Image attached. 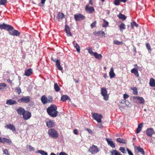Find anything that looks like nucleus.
<instances>
[{
    "mask_svg": "<svg viewBox=\"0 0 155 155\" xmlns=\"http://www.w3.org/2000/svg\"><path fill=\"white\" fill-rule=\"evenodd\" d=\"M0 29H4L9 31V34L13 36H19L20 34V32L16 30H13L12 31H10L13 30V27L10 25L4 23L0 25Z\"/></svg>",
    "mask_w": 155,
    "mask_h": 155,
    "instance_id": "1",
    "label": "nucleus"
},
{
    "mask_svg": "<svg viewBox=\"0 0 155 155\" xmlns=\"http://www.w3.org/2000/svg\"><path fill=\"white\" fill-rule=\"evenodd\" d=\"M57 107L54 104L51 105L47 110V112L48 114L52 117H57L59 112L57 110Z\"/></svg>",
    "mask_w": 155,
    "mask_h": 155,
    "instance_id": "2",
    "label": "nucleus"
},
{
    "mask_svg": "<svg viewBox=\"0 0 155 155\" xmlns=\"http://www.w3.org/2000/svg\"><path fill=\"white\" fill-rule=\"evenodd\" d=\"M48 134L49 136L53 138L57 139L58 137V132L53 129H50L48 130Z\"/></svg>",
    "mask_w": 155,
    "mask_h": 155,
    "instance_id": "3",
    "label": "nucleus"
},
{
    "mask_svg": "<svg viewBox=\"0 0 155 155\" xmlns=\"http://www.w3.org/2000/svg\"><path fill=\"white\" fill-rule=\"evenodd\" d=\"M92 117L93 118L96 120L98 123H101V119L102 118V116L101 115L97 113L92 114Z\"/></svg>",
    "mask_w": 155,
    "mask_h": 155,
    "instance_id": "4",
    "label": "nucleus"
},
{
    "mask_svg": "<svg viewBox=\"0 0 155 155\" xmlns=\"http://www.w3.org/2000/svg\"><path fill=\"white\" fill-rule=\"evenodd\" d=\"M88 51L89 54L92 56H94L96 59L100 60L102 57V56L101 54H98L96 52H94L91 49H88Z\"/></svg>",
    "mask_w": 155,
    "mask_h": 155,
    "instance_id": "5",
    "label": "nucleus"
},
{
    "mask_svg": "<svg viewBox=\"0 0 155 155\" xmlns=\"http://www.w3.org/2000/svg\"><path fill=\"white\" fill-rule=\"evenodd\" d=\"M101 94L104 97V100L107 101L108 100V96L107 94V91L106 88L102 87L101 88Z\"/></svg>",
    "mask_w": 155,
    "mask_h": 155,
    "instance_id": "6",
    "label": "nucleus"
},
{
    "mask_svg": "<svg viewBox=\"0 0 155 155\" xmlns=\"http://www.w3.org/2000/svg\"><path fill=\"white\" fill-rule=\"evenodd\" d=\"M30 100V97L28 96L23 97L19 99L18 101L19 103H28Z\"/></svg>",
    "mask_w": 155,
    "mask_h": 155,
    "instance_id": "7",
    "label": "nucleus"
},
{
    "mask_svg": "<svg viewBox=\"0 0 155 155\" xmlns=\"http://www.w3.org/2000/svg\"><path fill=\"white\" fill-rule=\"evenodd\" d=\"M133 98L136 100V102L138 104H143L144 103V100L142 97L136 96L133 97Z\"/></svg>",
    "mask_w": 155,
    "mask_h": 155,
    "instance_id": "8",
    "label": "nucleus"
},
{
    "mask_svg": "<svg viewBox=\"0 0 155 155\" xmlns=\"http://www.w3.org/2000/svg\"><path fill=\"white\" fill-rule=\"evenodd\" d=\"M74 18L76 21H80L84 20V16L81 14H78L74 15Z\"/></svg>",
    "mask_w": 155,
    "mask_h": 155,
    "instance_id": "9",
    "label": "nucleus"
},
{
    "mask_svg": "<svg viewBox=\"0 0 155 155\" xmlns=\"http://www.w3.org/2000/svg\"><path fill=\"white\" fill-rule=\"evenodd\" d=\"M89 151L92 154H94L96 153L99 150L96 146L93 145L89 149Z\"/></svg>",
    "mask_w": 155,
    "mask_h": 155,
    "instance_id": "10",
    "label": "nucleus"
},
{
    "mask_svg": "<svg viewBox=\"0 0 155 155\" xmlns=\"http://www.w3.org/2000/svg\"><path fill=\"white\" fill-rule=\"evenodd\" d=\"M22 115L23 119L25 120H26L31 117V114L29 111H25Z\"/></svg>",
    "mask_w": 155,
    "mask_h": 155,
    "instance_id": "11",
    "label": "nucleus"
},
{
    "mask_svg": "<svg viewBox=\"0 0 155 155\" xmlns=\"http://www.w3.org/2000/svg\"><path fill=\"white\" fill-rule=\"evenodd\" d=\"M85 10L87 13L89 14L92 13L94 11V7H89V5L88 4L86 5Z\"/></svg>",
    "mask_w": 155,
    "mask_h": 155,
    "instance_id": "12",
    "label": "nucleus"
},
{
    "mask_svg": "<svg viewBox=\"0 0 155 155\" xmlns=\"http://www.w3.org/2000/svg\"><path fill=\"white\" fill-rule=\"evenodd\" d=\"M46 125L49 128L53 127L55 125V122L53 120H49L46 122Z\"/></svg>",
    "mask_w": 155,
    "mask_h": 155,
    "instance_id": "13",
    "label": "nucleus"
},
{
    "mask_svg": "<svg viewBox=\"0 0 155 155\" xmlns=\"http://www.w3.org/2000/svg\"><path fill=\"white\" fill-rule=\"evenodd\" d=\"M154 133V131L152 128H148L146 130V134L148 137H151Z\"/></svg>",
    "mask_w": 155,
    "mask_h": 155,
    "instance_id": "14",
    "label": "nucleus"
},
{
    "mask_svg": "<svg viewBox=\"0 0 155 155\" xmlns=\"http://www.w3.org/2000/svg\"><path fill=\"white\" fill-rule=\"evenodd\" d=\"M5 128L7 129H9L12 130L13 131H16L14 125L11 124H8L5 127Z\"/></svg>",
    "mask_w": 155,
    "mask_h": 155,
    "instance_id": "15",
    "label": "nucleus"
},
{
    "mask_svg": "<svg viewBox=\"0 0 155 155\" xmlns=\"http://www.w3.org/2000/svg\"><path fill=\"white\" fill-rule=\"evenodd\" d=\"M94 34L96 36H101L105 37V33L104 32L101 31H95L94 32Z\"/></svg>",
    "mask_w": 155,
    "mask_h": 155,
    "instance_id": "16",
    "label": "nucleus"
},
{
    "mask_svg": "<svg viewBox=\"0 0 155 155\" xmlns=\"http://www.w3.org/2000/svg\"><path fill=\"white\" fill-rule=\"evenodd\" d=\"M65 30L66 33L67 34V35L69 36H71L72 35L71 34L70 31L69 27L67 25H65Z\"/></svg>",
    "mask_w": 155,
    "mask_h": 155,
    "instance_id": "17",
    "label": "nucleus"
},
{
    "mask_svg": "<svg viewBox=\"0 0 155 155\" xmlns=\"http://www.w3.org/2000/svg\"><path fill=\"white\" fill-rule=\"evenodd\" d=\"M106 140L107 142L108 145H110L111 147L115 148V144L113 141L109 140V139L107 138L106 139Z\"/></svg>",
    "mask_w": 155,
    "mask_h": 155,
    "instance_id": "18",
    "label": "nucleus"
},
{
    "mask_svg": "<svg viewBox=\"0 0 155 155\" xmlns=\"http://www.w3.org/2000/svg\"><path fill=\"white\" fill-rule=\"evenodd\" d=\"M18 113L20 115H23L25 110L21 107H19L17 110Z\"/></svg>",
    "mask_w": 155,
    "mask_h": 155,
    "instance_id": "19",
    "label": "nucleus"
},
{
    "mask_svg": "<svg viewBox=\"0 0 155 155\" xmlns=\"http://www.w3.org/2000/svg\"><path fill=\"white\" fill-rule=\"evenodd\" d=\"M6 103L8 105H12L14 104H17V102L15 100L9 99L7 101Z\"/></svg>",
    "mask_w": 155,
    "mask_h": 155,
    "instance_id": "20",
    "label": "nucleus"
},
{
    "mask_svg": "<svg viewBox=\"0 0 155 155\" xmlns=\"http://www.w3.org/2000/svg\"><path fill=\"white\" fill-rule=\"evenodd\" d=\"M41 100L44 104H46L48 102V98L45 95H43L41 97Z\"/></svg>",
    "mask_w": 155,
    "mask_h": 155,
    "instance_id": "21",
    "label": "nucleus"
},
{
    "mask_svg": "<svg viewBox=\"0 0 155 155\" xmlns=\"http://www.w3.org/2000/svg\"><path fill=\"white\" fill-rule=\"evenodd\" d=\"M64 15L63 13L59 12L57 15V18L58 19V21H60L64 18Z\"/></svg>",
    "mask_w": 155,
    "mask_h": 155,
    "instance_id": "22",
    "label": "nucleus"
},
{
    "mask_svg": "<svg viewBox=\"0 0 155 155\" xmlns=\"http://www.w3.org/2000/svg\"><path fill=\"white\" fill-rule=\"evenodd\" d=\"M135 149L137 150L138 152L141 153L142 154L144 155V152L142 148H141L140 146H136Z\"/></svg>",
    "mask_w": 155,
    "mask_h": 155,
    "instance_id": "23",
    "label": "nucleus"
},
{
    "mask_svg": "<svg viewBox=\"0 0 155 155\" xmlns=\"http://www.w3.org/2000/svg\"><path fill=\"white\" fill-rule=\"evenodd\" d=\"M32 73V69H27L25 71V75L26 76H29Z\"/></svg>",
    "mask_w": 155,
    "mask_h": 155,
    "instance_id": "24",
    "label": "nucleus"
},
{
    "mask_svg": "<svg viewBox=\"0 0 155 155\" xmlns=\"http://www.w3.org/2000/svg\"><path fill=\"white\" fill-rule=\"evenodd\" d=\"M149 84L150 86L155 87V81L153 78H150V80Z\"/></svg>",
    "mask_w": 155,
    "mask_h": 155,
    "instance_id": "25",
    "label": "nucleus"
},
{
    "mask_svg": "<svg viewBox=\"0 0 155 155\" xmlns=\"http://www.w3.org/2000/svg\"><path fill=\"white\" fill-rule=\"evenodd\" d=\"M143 123H141L138 125L136 131L137 134L139 133L140 132L143 127Z\"/></svg>",
    "mask_w": 155,
    "mask_h": 155,
    "instance_id": "26",
    "label": "nucleus"
},
{
    "mask_svg": "<svg viewBox=\"0 0 155 155\" xmlns=\"http://www.w3.org/2000/svg\"><path fill=\"white\" fill-rule=\"evenodd\" d=\"M111 155H122L120 153L116 150H112L110 152Z\"/></svg>",
    "mask_w": 155,
    "mask_h": 155,
    "instance_id": "27",
    "label": "nucleus"
},
{
    "mask_svg": "<svg viewBox=\"0 0 155 155\" xmlns=\"http://www.w3.org/2000/svg\"><path fill=\"white\" fill-rule=\"evenodd\" d=\"M2 140L3 142L1 143H4L5 142H6L8 143L9 144H10L12 143L11 140H10L9 139L5 138H3L2 139Z\"/></svg>",
    "mask_w": 155,
    "mask_h": 155,
    "instance_id": "28",
    "label": "nucleus"
},
{
    "mask_svg": "<svg viewBox=\"0 0 155 155\" xmlns=\"http://www.w3.org/2000/svg\"><path fill=\"white\" fill-rule=\"evenodd\" d=\"M131 72L134 73L136 76L138 77L139 76L138 71L137 69L135 68L132 69L131 70Z\"/></svg>",
    "mask_w": 155,
    "mask_h": 155,
    "instance_id": "29",
    "label": "nucleus"
},
{
    "mask_svg": "<svg viewBox=\"0 0 155 155\" xmlns=\"http://www.w3.org/2000/svg\"><path fill=\"white\" fill-rule=\"evenodd\" d=\"M109 75L111 78H113L115 76V74L114 72V70L112 68L111 69L109 72Z\"/></svg>",
    "mask_w": 155,
    "mask_h": 155,
    "instance_id": "30",
    "label": "nucleus"
},
{
    "mask_svg": "<svg viewBox=\"0 0 155 155\" xmlns=\"http://www.w3.org/2000/svg\"><path fill=\"white\" fill-rule=\"evenodd\" d=\"M36 153H40L41 155H48L46 152L42 150H38L36 151Z\"/></svg>",
    "mask_w": 155,
    "mask_h": 155,
    "instance_id": "31",
    "label": "nucleus"
},
{
    "mask_svg": "<svg viewBox=\"0 0 155 155\" xmlns=\"http://www.w3.org/2000/svg\"><path fill=\"white\" fill-rule=\"evenodd\" d=\"M54 88L56 92H58L60 90V88L57 83H55L54 85Z\"/></svg>",
    "mask_w": 155,
    "mask_h": 155,
    "instance_id": "32",
    "label": "nucleus"
},
{
    "mask_svg": "<svg viewBox=\"0 0 155 155\" xmlns=\"http://www.w3.org/2000/svg\"><path fill=\"white\" fill-rule=\"evenodd\" d=\"M118 18L120 19H122L123 20H125L126 18V17L124 15L120 13L118 15Z\"/></svg>",
    "mask_w": 155,
    "mask_h": 155,
    "instance_id": "33",
    "label": "nucleus"
},
{
    "mask_svg": "<svg viewBox=\"0 0 155 155\" xmlns=\"http://www.w3.org/2000/svg\"><path fill=\"white\" fill-rule=\"evenodd\" d=\"M117 141L119 143H125L127 142V141L126 140H125L123 139H121L120 138H117Z\"/></svg>",
    "mask_w": 155,
    "mask_h": 155,
    "instance_id": "34",
    "label": "nucleus"
},
{
    "mask_svg": "<svg viewBox=\"0 0 155 155\" xmlns=\"http://www.w3.org/2000/svg\"><path fill=\"white\" fill-rule=\"evenodd\" d=\"M69 98L68 96L66 95L62 96L61 97V100L62 101H65Z\"/></svg>",
    "mask_w": 155,
    "mask_h": 155,
    "instance_id": "35",
    "label": "nucleus"
},
{
    "mask_svg": "<svg viewBox=\"0 0 155 155\" xmlns=\"http://www.w3.org/2000/svg\"><path fill=\"white\" fill-rule=\"evenodd\" d=\"M120 30L121 31H122L123 30L126 28L125 25L123 23H122L119 26Z\"/></svg>",
    "mask_w": 155,
    "mask_h": 155,
    "instance_id": "36",
    "label": "nucleus"
},
{
    "mask_svg": "<svg viewBox=\"0 0 155 155\" xmlns=\"http://www.w3.org/2000/svg\"><path fill=\"white\" fill-rule=\"evenodd\" d=\"M131 89L133 91V94L135 95H137L138 94V91H137V89L136 87H133L131 88Z\"/></svg>",
    "mask_w": 155,
    "mask_h": 155,
    "instance_id": "37",
    "label": "nucleus"
},
{
    "mask_svg": "<svg viewBox=\"0 0 155 155\" xmlns=\"http://www.w3.org/2000/svg\"><path fill=\"white\" fill-rule=\"evenodd\" d=\"M114 44L117 45H121L123 44V42L122 41H119L117 40H114L113 42Z\"/></svg>",
    "mask_w": 155,
    "mask_h": 155,
    "instance_id": "38",
    "label": "nucleus"
},
{
    "mask_svg": "<svg viewBox=\"0 0 155 155\" xmlns=\"http://www.w3.org/2000/svg\"><path fill=\"white\" fill-rule=\"evenodd\" d=\"M74 48L76 49L78 52L80 53V47L77 43H76V45L74 46Z\"/></svg>",
    "mask_w": 155,
    "mask_h": 155,
    "instance_id": "39",
    "label": "nucleus"
},
{
    "mask_svg": "<svg viewBox=\"0 0 155 155\" xmlns=\"http://www.w3.org/2000/svg\"><path fill=\"white\" fill-rule=\"evenodd\" d=\"M15 90L18 94H19L21 92V88L19 87H16L15 88Z\"/></svg>",
    "mask_w": 155,
    "mask_h": 155,
    "instance_id": "40",
    "label": "nucleus"
},
{
    "mask_svg": "<svg viewBox=\"0 0 155 155\" xmlns=\"http://www.w3.org/2000/svg\"><path fill=\"white\" fill-rule=\"evenodd\" d=\"M6 86V84L4 83H0V89H4Z\"/></svg>",
    "mask_w": 155,
    "mask_h": 155,
    "instance_id": "41",
    "label": "nucleus"
},
{
    "mask_svg": "<svg viewBox=\"0 0 155 155\" xmlns=\"http://www.w3.org/2000/svg\"><path fill=\"white\" fill-rule=\"evenodd\" d=\"M103 21H104V22L103 24L102 27H105L108 25V22L107 21H106L104 19Z\"/></svg>",
    "mask_w": 155,
    "mask_h": 155,
    "instance_id": "42",
    "label": "nucleus"
},
{
    "mask_svg": "<svg viewBox=\"0 0 155 155\" xmlns=\"http://www.w3.org/2000/svg\"><path fill=\"white\" fill-rule=\"evenodd\" d=\"M119 150L123 153H126L125 148L123 147H121L119 149Z\"/></svg>",
    "mask_w": 155,
    "mask_h": 155,
    "instance_id": "43",
    "label": "nucleus"
},
{
    "mask_svg": "<svg viewBox=\"0 0 155 155\" xmlns=\"http://www.w3.org/2000/svg\"><path fill=\"white\" fill-rule=\"evenodd\" d=\"M120 2L119 0H114V3L116 5H119Z\"/></svg>",
    "mask_w": 155,
    "mask_h": 155,
    "instance_id": "44",
    "label": "nucleus"
},
{
    "mask_svg": "<svg viewBox=\"0 0 155 155\" xmlns=\"http://www.w3.org/2000/svg\"><path fill=\"white\" fill-rule=\"evenodd\" d=\"M125 100H123L120 103V106H123L124 107H125L126 105L125 103Z\"/></svg>",
    "mask_w": 155,
    "mask_h": 155,
    "instance_id": "45",
    "label": "nucleus"
},
{
    "mask_svg": "<svg viewBox=\"0 0 155 155\" xmlns=\"http://www.w3.org/2000/svg\"><path fill=\"white\" fill-rule=\"evenodd\" d=\"M7 2V0H0V3L1 5H5Z\"/></svg>",
    "mask_w": 155,
    "mask_h": 155,
    "instance_id": "46",
    "label": "nucleus"
},
{
    "mask_svg": "<svg viewBox=\"0 0 155 155\" xmlns=\"http://www.w3.org/2000/svg\"><path fill=\"white\" fill-rule=\"evenodd\" d=\"M53 101L52 97L51 96H49L48 99V101L49 103H51Z\"/></svg>",
    "mask_w": 155,
    "mask_h": 155,
    "instance_id": "47",
    "label": "nucleus"
},
{
    "mask_svg": "<svg viewBox=\"0 0 155 155\" xmlns=\"http://www.w3.org/2000/svg\"><path fill=\"white\" fill-rule=\"evenodd\" d=\"M27 147H28V148L29 149V150L31 151H33L34 150V147L31 145H27Z\"/></svg>",
    "mask_w": 155,
    "mask_h": 155,
    "instance_id": "48",
    "label": "nucleus"
},
{
    "mask_svg": "<svg viewBox=\"0 0 155 155\" xmlns=\"http://www.w3.org/2000/svg\"><path fill=\"white\" fill-rule=\"evenodd\" d=\"M146 46L147 48L148 49V50H150L151 51V48L150 45L148 44V43H147L146 44Z\"/></svg>",
    "mask_w": 155,
    "mask_h": 155,
    "instance_id": "49",
    "label": "nucleus"
},
{
    "mask_svg": "<svg viewBox=\"0 0 155 155\" xmlns=\"http://www.w3.org/2000/svg\"><path fill=\"white\" fill-rule=\"evenodd\" d=\"M55 62L56 65V66L61 64V63L59 60H57L56 61H55Z\"/></svg>",
    "mask_w": 155,
    "mask_h": 155,
    "instance_id": "50",
    "label": "nucleus"
},
{
    "mask_svg": "<svg viewBox=\"0 0 155 155\" xmlns=\"http://www.w3.org/2000/svg\"><path fill=\"white\" fill-rule=\"evenodd\" d=\"M131 24L133 25L134 26H135L137 27L138 26V25L137 24L135 21H133L131 22Z\"/></svg>",
    "mask_w": 155,
    "mask_h": 155,
    "instance_id": "51",
    "label": "nucleus"
},
{
    "mask_svg": "<svg viewBox=\"0 0 155 155\" xmlns=\"http://www.w3.org/2000/svg\"><path fill=\"white\" fill-rule=\"evenodd\" d=\"M96 21H94V22L91 25V27L92 28H93L94 27H95L96 26Z\"/></svg>",
    "mask_w": 155,
    "mask_h": 155,
    "instance_id": "52",
    "label": "nucleus"
},
{
    "mask_svg": "<svg viewBox=\"0 0 155 155\" xmlns=\"http://www.w3.org/2000/svg\"><path fill=\"white\" fill-rule=\"evenodd\" d=\"M58 70L61 71L63 70V68L61 65V64L56 66Z\"/></svg>",
    "mask_w": 155,
    "mask_h": 155,
    "instance_id": "53",
    "label": "nucleus"
},
{
    "mask_svg": "<svg viewBox=\"0 0 155 155\" xmlns=\"http://www.w3.org/2000/svg\"><path fill=\"white\" fill-rule=\"evenodd\" d=\"M127 150L128 152V154L129 155H134L132 152L128 148H127Z\"/></svg>",
    "mask_w": 155,
    "mask_h": 155,
    "instance_id": "54",
    "label": "nucleus"
},
{
    "mask_svg": "<svg viewBox=\"0 0 155 155\" xmlns=\"http://www.w3.org/2000/svg\"><path fill=\"white\" fill-rule=\"evenodd\" d=\"M59 154V155H68L66 153L63 152H61Z\"/></svg>",
    "mask_w": 155,
    "mask_h": 155,
    "instance_id": "55",
    "label": "nucleus"
},
{
    "mask_svg": "<svg viewBox=\"0 0 155 155\" xmlns=\"http://www.w3.org/2000/svg\"><path fill=\"white\" fill-rule=\"evenodd\" d=\"M129 97L128 95L126 94H125L124 95V100L127 98Z\"/></svg>",
    "mask_w": 155,
    "mask_h": 155,
    "instance_id": "56",
    "label": "nucleus"
},
{
    "mask_svg": "<svg viewBox=\"0 0 155 155\" xmlns=\"http://www.w3.org/2000/svg\"><path fill=\"white\" fill-rule=\"evenodd\" d=\"M4 153L5 154H9L8 153V150L7 149H5L3 151Z\"/></svg>",
    "mask_w": 155,
    "mask_h": 155,
    "instance_id": "57",
    "label": "nucleus"
},
{
    "mask_svg": "<svg viewBox=\"0 0 155 155\" xmlns=\"http://www.w3.org/2000/svg\"><path fill=\"white\" fill-rule=\"evenodd\" d=\"M74 133L75 134H78V131L77 129H74Z\"/></svg>",
    "mask_w": 155,
    "mask_h": 155,
    "instance_id": "58",
    "label": "nucleus"
},
{
    "mask_svg": "<svg viewBox=\"0 0 155 155\" xmlns=\"http://www.w3.org/2000/svg\"><path fill=\"white\" fill-rule=\"evenodd\" d=\"M120 2H123V3H125L127 2V0H119Z\"/></svg>",
    "mask_w": 155,
    "mask_h": 155,
    "instance_id": "59",
    "label": "nucleus"
},
{
    "mask_svg": "<svg viewBox=\"0 0 155 155\" xmlns=\"http://www.w3.org/2000/svg\"><path fill=\"white\" fill-rule=\"evenodd\" d=\"M46 0H41V3L42 4H44Z\"/></svg>",
    "mask_w": 155,
    "mask_h": 155,
    "instance_id": "60",
    "label": "nucleus"
},
{
    "mask_svg": "<svg viewBox=\"0 0 155 155\" xmlns=\"http://www.w3.org/2000/svg\"><path fill=\"white\" fill-rule=\"evenodd\" d=\"M89 4L91 5H93V3L92 2V0H89Z\"/></svg>",
    "mask_w": 155,
    "mask_h": 155,
    "instance_id": "61",
    "label": "nucleus"
},
{
    "mask_svg": "<svg viewBox=\"0 0 155 155\" xmlns=\"http://www.w3.org/2000/svg\"><path fill=\"white\" fill-rule=\"evenodd\" d=\"M87 130L89 133H91L92 132L91 130L89 129H87Z\"/></svg>",
    "mask_w": 155,
    "mask_h": 155,
    "instance_id": "62",
    "label": "nucleus"
},
{
    "mask_svg": "<svg viewBox=\"0 0 155 155\" xmlns=\"http://www.w3.org/2000/svg\"><path fill=\"white\" fill-rule=\"evenodd\" d=\"M104 77L105 79H106L108 78V76H107V74H104Z\"/></svg>",
    "mask_w": 155,
    "mask_h": 155,
    "instance_id": "63",
    "label": "nucleus"
},
{
    "mask_svg": "<svg viewBox=\"0 0 155 155\" xmlns=\"http://www.w3.org/2000/svg\"><path fill=\"white\" fill-rule=\"evenodd\" d=\"M76 43H77L76 42V41H74L73 42V45H74H74H76Z\"/></svg>",
    "mask_w": 155,
    "mask_h": 155,
    "instance_id": "64",
    "label": "nucleus"
}]
</instances>
